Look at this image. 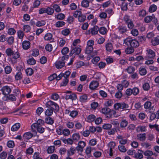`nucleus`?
Here are the masks:
<instances>
[{
  "label": "nucleus",
  "mask_w": 159,
  "mask_h": 159,
  "mask_svg": "<svg viewBox=\"0 0 159 159\" xmlns=\"http://www.w3.org/2000/svg\"><path fill=\"white\" fill-rule=\"evenodd\" d=\"M77 98V96L74 93H72L69 95H67L66 96V100L71 99L72 100H75Z\"/></svg>",
  "instance_id": "4468645a"
},
{
  "label": "nucleus",
  "mask_w": 159,
  "mask_h": 159,
  "mask_svg": "<svg viewBox=\"0 0 159 159\" xmlns=\"http://www.w3.org/2000/svg\"><path fill=\"white\" fill-rule=\"evenodd\" d=\"M157 9V6L155 5H151L149 8V11L151 12L155 11Z\"/></svg>",
  "instance_id": "5fc2aeb1"
},
{
  "label": "nucleus",
  "mask_w": 159,
  "mask_h": 159,
  "mask_svg": "<svg viewBox=\"0 0 159 159\" xmlns=\"http://www.w3.org/2000/svg\"><path fill=\"white\" fill-rule=\"evenodd\" d=\"M76 151V148L75 147H71L67 151L68 156H69L71 154L73 155Z\"/></svg>",
  "instance_id": "2eb2a0df"
},
{
  "label": "nucleus",
  "mask_w": 159,
  "mask_h": 159,
  "mask_svg": "<svg viewBox=\"0 0 159 159\" xmlns=\"http://www.w3.org/2000/svg\"><path fill=\"white\" fill-rule=\"evenodd\" d=\"M62 134L65 136H67L70 134V131L69 129H65L63 130Z\"/></svg>",
  "instance_id": "ea45409f"
},
{
  "label": "nucleus",
  "mask_w": 159,
  "mask_h": 159,
  "mask_svg": "<svg viewBox=\"0 0 159 159\" xmlns=\"http://www.w3.org/2000/svg\"><path fill=\"white\" fill-rule=\"evenodd\" d=\"M46 106L48 108H52L57 111H58L59 110V106L58 104L51 100H49L47 102Z\"/></svg>",
  "instance_id": "7ed1b4c3"
},
{
  "label": "nucleus",
  "mask_w": 159,
  "mask_h": 159,
  "mask_svg": "<svg viewBox=\"0 0 159 159\" xmlns=\"http://www.w3.org/2000/svg\"><path fill=\"white\" fill-rule=\"evenodd\" d=\"M81 51V49L79 47H76L72 49L70 53V56H72L75 53L76 55H78L80 53Z\"/></svg>",
  "instance_id": "0eeeda50"
},
{
  "label": "nucleus",
  "mask_w": 159,
  "mask_h": 159,
  "mask_svg": "<svg viewBox=\"0 0 159 159\" xmlns=\"http://www.w3.org/2000/svg\"><path fill=\"white\" fill-rule=\"evenodd\" d=\"M13 51L11 48H8L6 50V53L8 56H11L13 53Z\"/></svg>",
  "instance_id": "2f4dec72"
},
{
  "label": "nucleus",
  "mask_w": 159,
  "mask_h": 159,
  "mask_svg": "<svg viewBox=\"0 0 159 159\" xmlns=\"http://www.w3.org/2000/svg\"><path fill=\"white\" fill-rule=\"evenodd\" d=\"M152 19V16H147L144 18V21L146 23H148L151 21Z\"/></svg>",
  "instance_id": "37998d69"
},
{
  "label": "nucleus",
  "mask_w": 159,
  "mask_h": 159,
  "mask_svg": "<svg viewBox=\"0 0 159 159\" xmlns=\"http://www.w3.org/2000/svg\"><path fill=\"white\" fill-rule=\"evenodd\" d=\"M139 16L140 17H144L146 14V12L144 10H142L140 11L139 13Z\"/></svg>",
  "instance_id": "052dcab7"
},
{
  "label": "nucleus",
  "mask_w": 159,
  "mask_h": 159,
  "mask_svg": "<svg viewBox=\"0 0 159 159\" xmlns=\"http://www.w3.org/2000/svg\"><path fill=\"white\" fill-rule=\"evenodd\" d=\"M99 28L97 26H95L93 28L89 30L90 33L93 35H94L98 33Z\"/></svg>",
  "instance_id": "ddd939ff"
},
{
  "label": "nucleus",
  "mask_w": 159,
  "mask_h": 159,
  "mask_svg": "<svg viewBox=\"0 0 159 159\" xmlns=\"http://www.w3.org/2000/svg\"><path fill=\"white\" fill-rule=\"evenodd\" d=\"M98 30L99 32L102 34H104L107 33V29L104 27H101Z\"/></svg>",
  "instance_id": "a18cd8bd"
},
{
  "label": "nucleus",
  "mask_w": 159,
  "mask_h": 159,
  "mask_svg": "<svg viewBox=\"0 0 159 159\" xmlns=\"http://www.w3.org/2000/svg\"><path fill=\"white\" fill-rule=\"evenodd\" d=\"M95 118V116L93 115H91L88 116L87 119L89 122L93 121Z\"/></svg>",
  "instance_id": "09e8293b"
},
{
  "label": "nucleus",
  "mask_w": 159,
  "mask_h": 159,
  "mask_svg": "<svg viewBox=\"0 0 159 159\" xmlns=\"http://www.w3.org/2000/svg\"><path fill=\"white\" fill-rule=\"evenodd\" d=\"M45 120L46 123L48 124L52 125L54 123L53 120L50 117L46 118Z\"/></svg>",
  "instance_id": "393cba45"
},
{
  "label": "nucleus",
  "mask_w": 159,
  "mask_h": 159,
  "mask_svg": "<svg viewBox=\"0 0 159 159\" xmlns=\"http://www.w3.org/2000/svg\"><path fill=\"white\" fill-rule=\"evenodd\" d=\"M118 31L120 34L125 33L127 31V28L125 26H120L118 28Z\"/></svg>",
  "instance_id": "dca6fc26"
},
{
  "label": "nucleus",
  "mask_w": 159,
  "mask_h": 159,
  "mask_svg": "<svg viewBox=\"0 0 159 159\" xmlns=\"http://www.w3.org/2000/svg\"><path fill=\"white\" fill-rule=\"evenodd\" d=\"M12 56L13 58L16 59L20 57V55L19 52L17 51H14Z\"/></svg>",
  "instance_id": "473e14b6"
},
{
  "label": "nucleus",
  "mask_w": 159,
  "mask_h": 159,
  "mask_svg": "<svg viewBox=\"0 0 159 159\" xmlns=\"http://www.w3.org/2000/svg\"><path fill=\"white\" fill-rule=\"evenodd\" d=\"M4 70L5 73L7 74H10L12 71V69L9 66H7L4 68Z\"/></svg>",
  "instance_id": "79ce46f5"
},
{
  "label": "nucleus",
  "mask_w": 159,
  "mask_h": 159,
  "mask_svg": "<svg viewBox=\"0 0 159 159\" xmlns=\"http://www.w3.org/2000/svg\"><path fill=\"white\" fill-rule=\"evenodd\" d=\"M44 121L41 119H39L36 123H34L31 126V128L32 130L36 128V127L41 126L43 125Z\"/></svg>",
  "instance_id": "423d86ee"
},
{
  "label": "nucleus",
  "mask_w": 159,
  "mask_h": 159,
  "mask_svg": "<svg viewBox=\"0 0 159 159\" xmlns=\"http://www.w3.org/2000/svg\"><path fill=\"white\" fill-rule=\"evenodd\" d=\"M124 43L127 45H130L133 48H137L139 45V43L137 40L132 39L130 38H127L124 39Z\"/></svg>",
  "instance_id": "f03ea898"
},
{
  "label": "nucleus",
  "mask_w": 159,
  "mask_h": 159,
  "mask_svg": "<svg viewBox=\"0 0 159 159\" xmlns=\"http://www.w3.org/2000/svg\"><path fill=\"white\" fill-rule=\"evenodd\" d=\"M26 72L28 75H31L33 73V70L32 69L29 68L26 70Z\"/></svg>",
  "instance_id": "338daca9"
},
{
  "label": "nucleus",
  "mask_w": 159,
  "mask_h": 159,
  "mask_svg": "<svg viewBox=\"0 0 159 159\" xmlns=\"http://www.w3.org/2000/svg\"><path fill=\"white\" fill-rule=\"evenodd\" d=\"M33 134L30 132L25 133L23 135V138L25 139H29L33 137Z\"/></svg>",
  "instance_id": "f3484780"
},
{
  "label": "nucleus",
  "mask_w": 159,
  "mask_h": 159,
  "mask_svg": "<svg viewBox=\"0 0 159 159\" xmlns=\"http://www.w3.org/2000/svg\"><path fill=\"white\" fill-rule=\"evenodd\" d=\"M106 48L107 51L111 52L113 48L112 43H107L106 45Z\"/></svg>",
  "instance_id": "aec40b11"
},
{
  "label": "nucleus",
  "mask_w": 159,
  "mask_h": 159,
  "mask_svg": "<svg viewBox=\"0 0 159 159\" xmlns=\"http://www.w3.org/2000/svg\"><path fill=\"white\" fill-rule=\"evenodd\" d=\"M69 55H65L61 57V60L57 61L55 63L56 67L58 69H60L65 66V62L68 60L69 58Z\"/></svg>",
  "instance_id": "f257e3e1"
},
{
  "label": "nucleus",
  "mask_w": 159,
  "mask_h": 159,
  "mask_svg": "<svg viewBox=\"0 0 159 159\" xmlns=\"http://www.w3.org/2000/svg\"><path fill=\"white\" fill-rule=\"evenodd\" d=\"M65 16L63 14L60 13L57 15L56 18L58 20H62L65 18Z\"/></svg>",
  "instance_id": "58836bf2"
},
{
  "label": "nucleus",
  "mask_w": 159,
  "mask_h": 159,
  "mask_svg": "<svg viewBox=\"0 0 159 159\" xmlns=\"http://www.w3.org/2000/svg\"><path fill=\"white\" fill-rule=\"evenodd\" d=\"M23 48L25 50L28 49L30 46V43L29 41H24L22 43Z\"/></svg>",
  "instance_id": "9d476101"
},
{
  "label": "nucleus",
  "mask_w": 159,
  "mask_h": 159,
  "mask_svg": "<svg viewBox=\"0 0 159 159\" xmlns=\"http://www.w3.org/2000/svg\"><path fill=\"white\" fill-rule=\"evenodd\" d=\"M87 99V97L86 94L81 96L80 97V100L82 102H85Z\"/></svg>",
  "instance_id": "3c124183"
},
{
  "label": "nucleus",
  "mask_w": 159,
  "mask_h": 159,
  "mask_svg": "<svg viewBox=\"0 0 159 159\" xmlns=\"http://www.w3.org/2000/svg\"><path fill=\"white\" fill-rule=\"evenodd\" d=\"M111 111V109L108 107H105L102 109V112L104 114H107Z\"/></svg>",
  "instance_id": "a19ab883"
},
{
  "label": "nucleus",
  "mask_w": 159,
  "mask_h": 159,
  "mask_svg": "<svg viewBox=\"0 0 159 159\" xmlns=\"http://www.w3.org/2000/svg\"><path fill=\"white\" fill-rule=\"evenodd\" d=\"M52 35L50 33L46 34L44 36V39L46 40H50L52 39Z\"/></svg>",
  "instance_id": "c756f323"
},
{
  "label": "nucleus",
  "mask_w": 159,
  "mask_h": 159,
  "mask_svg": "<svg viewBox=\"0 0 159 159\" xmlns=\"http://www.w3.org/2000/svg\"><path fill=\"white\" fill-rule=\"evenodd\" d=\"M54 12V10L52 8L48 7L46 8V13L49 15H52Z\"/></svg>",
  "instance_id": "bb28decb"
},
{
  "label": "nucleus",
  "mask_w": 159,
  "mask_h": 159,
  "mask_svg": "<svg viewBox=\"0 0 159 159\" xmlns=\"http://www.w3.org/2000/svg\"><path fill=\"white\" fill-rule=\"evenodd\" d=\"M69 51V48L66 47H64L61 51V53L63 55H66L67 54Z\"/></svg>",
  "instance_id": "603ef678"
},
{
  "label": "nucleus",
  "mask_w": 159,
  "mask_h": 159,
  "mask_svg": "<svg viewBox=\"0 0 159 159\" xmlns=\"http://www.w3.org/2000/svg\"><path fill=\"white\" fill-rule=\"evenodd\" d=\"M137 139L141 141H144L146 138V135L145 133L138 134L137 136Z\"/></svg>",
  "instance_id": "f8f14e48"
},
{
  "label": "nucleus",
  "mask_w": 159,
  "mask_h": 159,
  "mask_svg": "<svg viewBox=\"0 0 159 159\" xmlns=\"http://www.w3.org/2000/svg\"><path fill=\"white\" fill-rule=\"evenodd\" d=\"M70 33V31L68 29H66L63 30L61 32L62 34L65 36L69 34Z\"/></svg>",
  "instance_id": "69168bd1"
},
{
  "label": "nucleus",
  "mask_w": 159,
  "mask_h": 159,
  "mask_svg": "<svg viewBox=\"0 0 159 159\" xmlns=\"http://www.w3.org/2000/svg\"><path fill=\"white\" fill-rule=\"evenodd\" d=\"M53 110H54L52 109V108H48L45 112V115L48 116H51L53 114Z\"/></svg>",
  "instance_id": "5701e85b"
},
{
  "label": "nucleus",
  "mask_w": 159,
  "mask_h": 159,
  "mask_svg": "<svg viewBox=\"0 0 159 159\" xmlns=\"http://www.w3.org/2000/svg\"><path fill=\"white\" fill-rule=\"evenodd\" d=\"M27 62L29 64L33 65L35 64L36 61L33 58H31L29 59Z\"/></svg>",
  "instance_id": "13d9d810"
},
{
  "label": "nucleus",
  "mask_w": 159,
  "mask_h": 159,
  "mask_svg": "<svg viewBox=\"0 0 159 159\" xmlns=\"http://www.w3.org/2000/svg\"><path fill=\"white\" fill-rule=\"evenodd\" d=\"M128 72L129 74L133 73L135 70V68L132 66H129L126 69Z\"/></svg>",
  "instance_id": "72a5a7b5"
},
{
  "label": "nucleus",
  "mask_w": 159,
  "mask_h": 159,
  "mask_svg": "<svg viewBox=\"0 0 159 159\" xmlns=\"http://www.w3.org/2000/svg\"><path fill=\"white\" fill-rule=\"evenodd\" d=\"M59 98L58 95L56 93L53 94L51 97V98L54 100H57Z\"/></svg>",
  "instance_id": "0e129e2a"
},
{
  "label": "nucleus",
  "mask_w": 159,
  "mask_h": 159,
  "mask_svg": "<svg viewBox=\"0 0 159 159\" xmlns=\"http://www.w3.org/2000/svg\"><path fill=\"white\" fill-rule=\"evenodd\" d=\"M7 146L9 148H12L15 146V143L13 141L9 140L7 143Z\"/></svg>",
  "instance_id": "e433bc0d"
},
{
  "label": "nucleus",
  "mask_w": 159,
  "mask_h": 159,
  "mask_svg": "<svg viewBox=\"0 0 159 159\" xmlns=\"http://www.w3.org/2000/svg\"><path fill=\"white\" fill-rule=\"evenodd\" d=\"M7 98L10 100L14 101L16 100V98L13 94H11L7 96Z\"/></svg>",
  "instance_id": "864d4df0"
},
{
  "label": "nucleus",
  "mask_w": 159,
  "mask_h": 159,
  "mask_svg": "<svg viewBox=\"0 0 159 159\" xmlns=\"http://www.w3.org/2000/svg\"><path fill=\"white\" fill-rule=\"evenodd\" d=\"M93 50V47H86L85 52L87 54L90 53Z\"/></svg>",
  "instance_id": "8fccbe9b"
},
{
  "label": "nucleus",
  "mask_w": 159,
  "mask_h": 159,
  "mask_svg": "<svg viewBox=\"0 0 159 159\" xmlns=\"http://www.w3.org/2000/svg\"><path fill=\"white\" fill-rule=\"evenodd\" d=\"M134 51V48L131 47H128L125 50V52L127 54H130L133 53Z\"/></svg>",
  "instance_id": "cd10ccee"
},
{
  "label": "nucleus",
  "mask_w": 159,
  "mask_h": 159,
  "mask_svg": "<svg viewBox=\"0 0 159 159\" xmlns=\"http://www.w3.org/2000/svg\"><path fill=\"white\" fill-rule=\"evenodd\" d=\"M135 128V126L134 124H130L127 127V130L128 131H132L134 130Z\"/></svg>",
  "instance_id": "680f3d73"
},
{
  "label": "nucleus",
  "mask_w": 159,
  "mask_h": 159,
  "mask_svg": "<svg viewBox=\"0 0 159 159\" xmlns=\"http://www.w3.org/2000/svg\"><path fill=\"white\" fill-rule=\"evenodd\" d=\"M53 9L55 10L56 11L60 12L61 11V9L60 7L57 4H54L52 6Z\"/></svg>",
  "instance_id": "6e6d98bb"
},
{
  "label": "nucleus",
  "mask_w": 159,
  "mask_h": 159,
  "mask_svg": "<svg viewBox=\"0 0 159 159\" xmlns=\"http://www.w3.org/2000/svg\"><path fill=\"white\" fill-rule=\"evenodd\" d=\"M99 84L97 81H93L89 85V88L92 90L95 89L98 86Z\"/></svg>",
  "instance_id": "9b49d317"
},
{
  "label": "nucleus",
  "mask_w": 159,
  "mask_h": 159,
  "mask_svg": "<svg viewBox=\"0 0 159 159\" xmlns=\"http://www.w3.org/2000/svg\"><path fill=\"white\" fill-rule=\"evenodd\" d=\"M132 94L134 95L135 96L139 94V90L137 87H134L133 89H132Z\"/></svg>",
  "instance_id": "c9c22d12"
},
{
  "label": "nucleus",
  "mask_w": 159,
  "mask_h": 159,
  "mask_svg": "<svg viewBox=\"0 0 159 159\" xmlns=\"http://www.w3.org/2000/svg\"><path fill=\"white\" fill-rule=\"evenodd\" d=\"M147 57L151 58H153L155 56V53L153 50L148 49L147 50Z\"/></svg>",
  "instance_id": "1a4fd4ad"
},
{
  "label": "nucleus",
  "mask_w": 159,
  "mask_h": 159,
  "mask_svg": "<svg viewBox=\"0 0 159 159\" xmlns=\"http://www.w3.org/2000/svg\"><path fill=\"white\" fill-rule=\"evenodd\" d=\"M152 103L150 101L146 102L144 104V107L146 109H149V111L150 112H153L155 109L153 107H151Z\"/></svg>",
  "instance_id": "39448f33"
},
{
  "label": "nucleus",
  "mask_w": 159,
  "mask_h": 159,
  "mask_svg": "<svg viewBox=\"0 0 159 159\" xmlns=\"http://www.w3.org/2000/svg\"><path fill=\"white\" fill-rule=\"evenodd\" d=\"M73 140L77 141L80 139V136L78 133H75L72 136Z\"/></svg>",
  "instance_id": "4be33fe9"
},
{
  "label": "nucleus",
  "mask_w": 159,
  "mask_h": 159,
  "mask_svg": "<svg viewBox=\"0 0 159 159\" xmlns=\"http://www.w3.org/2000/svg\"><path fill=\"white\" fill-rule=\"evenodd\" d=\"M81 5L84 7H87L89 6V2L87 0H84L81 2Z\"/></svg>",
  "instance_id": "49530a36"
},
{
  "label": "nucleus",
  "mask_w": 159,
  "mask_h": 159,
  "mask_svg": "<svg viewBox=\"0 0 159 159\" xmlns=\"http://www.w3.org/2000/svg\"><path fill=\"white\" fill-rule=\"evenodd\" d=\"M128 122L125 120H123L120 123V127L121 128H125L128 125Z\"/></svg>",
  "instance_id": "7c9ffc66"
},
{
  "label": "nucleus",
  "mask_w": 159,
  "mask_h": 159,
  "mask_svg": "<svg viewBox=\"0 0 159 159\" xmlns=\"http://www.w3.org/2000/svg\"><path fill=\"white\" fill-rule=\"evenodd\" d=\"M65 24V23L63 21H58L55 24V26L57 27H60L63 26Z\"/></svg>",
  "instance_id": "f704fd0d"
},
{
  "label": "nucleus",
  "mask_w": 159,
  "mask_h": 159,
  "mask_svg": "<svg viewBox=\"0 0 159 159\" xmlns=\"http://www.w3.org/2000/svg\"><path fill=\"white\" fill-rule=\"evenodd\" d=\"M20 127V124L19 123H17L13 125L11 128V130L12 131H16Z\"/></svg>",
  "instance_id": "412c9836"
},
{
  "label": "nucleus",
  "mask_w": 159,
  "mask_h": 159,
  "mask_svg": "<svg viewBox=\"0 0 159 159\" xmlns=\"http://www.w3.org/2000/svg\"><path fill=\"white\" fill-rule=\"evenodd\" d=\"M1 91L3 94L7 95L10 93L11 89L9 86H6L3 87L1 89Z\"/></svg>",
  "instance_id": "20e7f679"
},
{
  "label": "nucleus",
  "mask_w": 159,
  "mask_h": 159,
  "mask_svg": "<svg viewBox=\"0 0 159 159\" xmlns=\"http://www.w3.org/2000/svg\"><path fill=\"white\" fill-rule=\"evenodd\" d=\"M151 43L154 46H156L159 44V36H157L151 41Z\"/></svg>",
  "instance_id": "6ab92c4d"
},
{
  "label": "nucleus",
  "mask_w": 159,
  "mask_h": 159,
  "mask_svg": "<svg viewBox=\"0 0 159 159\" xmlns=\"http://www.w3.org/2000/svg\"><path fill=\"white\" fill-rule=\"evenodd\" d=\"M136 131L138 132H143L146 131V129L145 126H139L136 128Z\"/></svg>",
  "instance_id": "b1692460"
},
{
  "label": "nucleus",
  "mask_w": 159,
  "mask_h": 159,
  "mask_svg": "<svg viewBox=\"0 0 159 159\" xmlns=\"http://www.w3.org/2000/svg\"><path fill=\"white\" fill-rule=\"evenodd\" d=\"M143 88L144 90H148L150 88V86L148 83H146L143 85Z\"/></svg>",
  "instance_id": "e2e57ef3"
},
{
  "label": "nucleus",
  "mask_w": 159,
  "mask_h": 159,
  "mask_svg": "<svg viewBox=\"0 0 159 159\" xmlns=\"http://www.w3.org/2000/svg\"><path fill=\"white\" fill-rule=\"evenodd\" d=\"M119 150L122 152H125L127 149L125 146L122 145H120L118 146Z\"/></svg>",
  "instance_id": "de8ad7c7"
},
{
  "label": "nucleus",
  "mask_w": 159,
  "mask_h": 159,
  "mask_svg": "<svg viewBox=\"0 0 159 159\" xmlns=\"http://www.w3.org/2000/svg\"><path fill=\"white\" fill-rule=\"evenodd\" d=\"M39 54V51L38 49H34L32 50V55L35 57L38 56Z\"/></svg>",
  "instance_id": "c03bdc74"
},
{
  "label": "nucleus",
  "mask_w": 159,
  "mask_h": 159,
  "mask_svg": "<svg viewBox=\"0 0 159 159\" xmlns=\"http://www.w3.org/2000/svg\"><path fill=\"white\" fill-rule=\"evenodd\" d=\"M22 73L21 72H17L15 75V79L17 80H20L22 79Z\"/></svg>",
  "instance_id": "a878e982"
},
{
  "label": "nucleus",
  "mask_w": 159,
  "mask_h": 159,
  "mask_svg": "<svg viewBox=\"0 0 159 159\" xmlns=\"http://www.w3.org/2000/svg\"><path fill=\"white\" fill-rule=\"evenodd\" d=\"M127 25L128 28L130 29H132L134 27V24L132 20L128 22V23L126 24Z\"/></svg>",
  "instance_id": "bf43d9fd"
},
{
  "label": "nucleus",
  "mask_w": 159,
  "mask_h": 159,
  "mask_svg": "<svg viewBox=\"0 0 159 159\" xmlns=\"http://www.w3.org/2000/svg\"><path fill=\"white\" fill-rule=\"evenodd\" d=\"M139 73L141 75H144L147 73L146 69L143 67H140L139 69Z\"/></svg>",
  "instance_id": "c85d7f7f"
},
{
  "label": "nucleus",
  "mask_w": 159,
  "mask_h": 159,
  "mask_svg": "<svg viewBox=\"0 0 159 159\" xmlns=\"http://www.w3.org/2000/svg\"><path fill=\"white\" fill-rule=\"evenodd\" d=\"M116 146V144L115 143L113 142H111L109 143L108 144V146L109 148H110L109 149V151L110 153L109 154L110 156H112L113 155V153L112 152V149L114 148Z\"/></svg>",
  "instance_id": "6e6552de"
},
{
  "label": "nucleus",
  "mask_w": 159,
  "mask_h": 159,
  "mask_svg": "<svg viewBox=\"0 0 159 159\" xmlns=\"http://www.w3.org/2000/svg\"><path fill=\"white\" fill-rule=\"evenodd\" d=\"M45 24L46 22L45 20L38 21L36 23V25L37 26H42L44 25Z\"/></svg>",
  "instance_id": "4c0bfd02"
},
{
  "label": "nucleus",
  "mask_w": 159,
  "mask_h": 159,
  "mask_svg": "<svg viewBox=\"0 0 159 159\" xmlns=\"http://www.w3.org/2000/svg\"><path fill=\"white\" fill-rule=\"evenodd\" d=\"M37 131L40 133H43L44 132V129L41 126L36 127Z\"/></svg>",
  "instance_id": "774afa93"
},
{
  "label": "nucleus",
  "mask_w": 159,
  "mask_h": 159,
  "mask_svg": "<svg viewBox=\"0 0 159 159\" xmlns=\"http://www.w3.org/2000/svg\"><path fill=\"white\" fill-rule=\"evenodd\" d=\"M143 152L142 151L139 150L138 152L135 154V157L136 158L142 159L143 158Z\"/></svg>",
  "instance_id": "a211bd4d"
},
{
  "label": "nucleus",
  "mask_w": 159,
  "mask_h": 159,
  "mask_svg": "<svg viewBox=\"0 0 159 159\" xmlns=\"http://www.w3.org/2000/svg\"><path fill=\"white\" fill-rule=\"evenodd\" d=\"M131 33L133 36H137L139 34L138 30L135 29H133L131 31Z\"/></svg>",
  "instance_id": "4d7b16f0"
}]
</instances>
